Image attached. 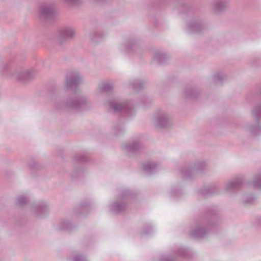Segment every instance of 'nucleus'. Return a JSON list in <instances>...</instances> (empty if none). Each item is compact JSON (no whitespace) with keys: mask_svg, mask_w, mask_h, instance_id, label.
Segmentation results:
<instances>
[{"mask_svg":"<svg viewBox=\"0 0 261 261\" xmlns=\"http://www.w3.org/2000/svg\"><path fill=\"white\" fill-rule=\"evenodd\" d=\"M252 115L256 120L255 124L249 126L248 129L251 133L257 135L261 133V105L255 107L253 110Z\"/></svg>","mask_w":261,"mask_h":261,"instance_id":"7ed1b4c3","label":"nucleus"},{"mask_svg":"<svg viewBox=\"0 0 261 261\" xmlns=\"http://www.w3.org/2000/svg\"><path fill=\"white\" fill-rule=\"evenodd\" d=\"M153 59L156 60L160 64H163L167 59V57L163 53L156 51L153 55Z\"/></svg>","mask_w":261,"mask_h":261,"instance_id":"9d476101","label":"nucleus"},{"mask_svg":"<svg viewBox=\"0 0 261 261\" xmlns=\"http://www.w3.org/2000/svg\"><path fill=\"white\" fill-rule=\"evenodd\" d=\"M179 4L180 5V6L181 7H183L184 8L185 7H186L187 6H186L185 4L183 2H179Z\"/></svg>","mask_w":261,"mask_h":261,"instance_id":"dca6fc26","label":"nucleus"},{"mask_svg":"<svg viewBox=\"0 0 261 261\" xmlns=\"http://www.w3.org/2000/svg\"><path fill=\"white\" fill-rule=\"evenodd\" d=\"M214 216L212 215L211 218L196 223L195 228L190 232V236L195 238H203L208 232L207 229L212 225V220Z\"/></svg>","mask_w":261,"mask_h":261,"instance_id":"f257e3e1","label":"nucleus"},{"mask_svg":"<svg viewBox=\"0 0 261 261\" xmlns=\"http://www.w3.org/2000/svg\"><path fill=\"white\" fill-rule=\"evenodd\" d=\"M153 121L156 127L166 128L172 124V120L168 114L164 112H159L153 118Z\"/></svg>","mask_w":261,"mask_h":261,"instance_id":"f03ea898","label":"nucleus"},{"mask_svg":"<svg viewBox=\"0 0 261 261\" xmlns=\"http://www.w3.org/2000/svg\"><path fill=\"white\" fill-rule=\"evenodd\" d=\"M197 95V91L193 88H187L185 92V96L186 98L196 99Z\"/></svg>","mask_w":261,"mask_h":261,"instance_id":"1a4fd4ad","label":"nucleus"},{"mask_svg":"<svg viewBox=\"0 0 261 261\" xmlns=\"http://www.w3.org/2000/svg\"><path fill=\"white\" fill-rule=\"evenodd\" d=\"M252 186L255 189H261V174L255 175L251 182Z\"/></svg>","mask_w":261,"mask_h":261,"instance_id":"f8f14e48","label":"nucleus"},{"mask_svg":"<svg viewBox=\"0 0 261 261\" xmlns=\"http://www.w3.org/2000/svg\"><path fill=\"white\" fill-rule=\"evenodd\" d=\"M214 81L217 83H221L224 79L225 76L221 72H217L213 75Z\"/></svg>","mask_w":261,"mask_h":261,"instance_id":"ddd939ff","label":"nucleus"},{"mask_svg":"<svg viewBox=\"0 0 261 261\" xmlns=\"http://www.w3.org/2000/svg\"><path fill=\"white\" fill-rule=\"evenodd\" d=\"M216 193L215 188L213 186H206L204 187L200 191L201 195L204 196H212Z\"/></svg>","mask_w":261,"mask_h":261,"instance_id":"6e6552de","label":"nucleus"},{"mask_svg":"<svg viewBox=\"0 0 261 261\" xmlns=\"http://www.w3.org/2000/svg\"><path fill=\"white\" fill-rule=\"evenodd\" d=\"M162 261H175L174 260L170 259L168 258H164Z\"/></svg>","mask_w":261,"mask_h":261,"instance_id":"f3484780","label":"nucleus"},{"mask_svg":"<svg viewBox=\"0 0 261 261\" xmlns=\"http://www.w3.org/2000/svg\"><path fill=\"white\" fill-rule=\"evenodd\" d=\"M242 183L243 181L241 178H237L226 184L225 190L228 192H232L238 190L240 188Z\"/></svg>","mask_w":261,"mask_h":261,"instance_id":"423d86ee","label":"nucleus"},{"mask_svg":"<svg viewBox=\"0 0 261 261\" xmlns=\"http://www.w3.org/2000/svg\"><path fill=\"white\" fill-rule=\"evenodd\" d=\"M187 29L191 33H200L204 29V26L199 20L193 19L188 23Z\"/></svg>","mask_w":261,"mask_h":261,"instance_id":"39448f33","label":"nucleus"},{"mask_svg":"<svg viewBox=\"0 0 261 261\" xmlns=\"http://www.w3.org/2000/svg\"><path fill=\"white\" fill-rule=\"evenodd\" d=\"M186 250H183L181 251V252H180L179 254L181 256H186Z\"/></svg>","mask_w":261,"mask_h":261,"instance_id":"2eb2a0df","label":"nucleus"},{"mask_svg":"<svg viewBox=\"0 0 261 261\" xmlns=\"http://www.w3.org/2000/svg\"><path fill=\"white\" fill-rule=\"evenodd\" d=\"M148 175L150 173H154L159 168V165L153 161H148Z\"/></svg>","mask_w":261,"mask_h":261,"instance_id":"9b49d317","label":"nucleus"},{"mask_svg":"<svg viewBox=\"0 0 261 261\" xmlns=\"http://www.w3.org/2000/svg\"><path fill=\"white\" fill-rule=\"evenodd\" d=\"M254 199V198L252 196H250L245 199V202L246 203L251 204L253 202Z\"/></svg>","mask_w":261,"mask_h":261,"instance_id":"4468645a","label":"nucleus"},{"mask_svg":"<svg viewBox=\"0 0 261 261\" xmlns=\"http://www.w3.org/2000/svg\"><path fill=\"white\" fill-rule=\"evenodd\" d=\"M228 6V0H215L213 4L214 10L218 12L224 11Z\"/></svg>","mask_w":261,"mask_h":261,"instance_id":"0eeeda50","label":"nucleus"},{"mask_svg":"<svg viewBox=\"0 0 261 261\" xmlns=\"http://www.w3.org/2000/svg\"><path fill=\"white\" fill-rule=\"evenodd\" d=\"M205 164L201 162L194 165L190 167H186L181 170V173L185 178H190L192 175L195 173H202V171L204 168Z\"/></svg>","mask_w":261,"mask_h":261,"instance_id":"20e7f679","label":"nucleus"}]
</instances>
